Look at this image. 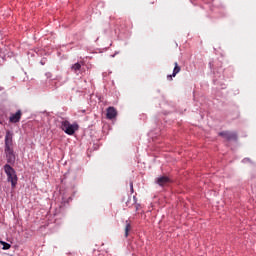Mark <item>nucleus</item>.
Here are the masks:
<instances>
[{"label":"nucleus","mask_w":256,"mask_h":256,"mask_svg":"<svg viewBox=\"0 0 256 256\" xmlns=\"http://www.w3.org/2000/svg\"><path fill=\"white\" fill-rule=\"evenodd\" d=\"M4 172L7 175L8 183H11L12 189H15V187H17L18 181L17 172H15V169L9 164L4 165Z\"/></svg>","instance_id":"obj_1"},{"label":"nucleus","mask_w":256,"mask_h":256,"mask_svg":"<svg viewBox=\"0 0 256 256\" xmlns=\"http://www.w3.org/2000/svg\"><path fill=\"white\" fill-rule=\"evenodd\" d=\"M61 129L66 133V135H75V131L79 130V124L78 123H69V121L65 120L61 123Z\"/></svg>","instance_id":"obj_2"},{"label":"nucleus","mask_w":256,"mask_h":256,"mask_svg":"<svg viewBox=\"0 0 256 256\" xmlns=\"http://www.w3.org/2000/svg\"><path fill=\"white\" fill-rule=\"evenodd\" d=\"M4 153L6 155V161L7 163H9L10 165H13L15 163V151L12 148H4Z\"/></svg>","instance_id":"obj_3"},{"label":"nucleus","mask_w":256,"mask_h":256,"mask_svg":"<svg viewBox=\"0 0 256 256\" xmlns=\"http://www.w3.org/2000/svg\"><path fill=\"white\" fill-rule=\"evenodd\" d=\"M220 137H223L227 141H237V133L224 131L219 133Z\"/></svg>","instance_id":"obj_4"},{"label":"nucleus","mask_w":256,"mask_h":256,"mask_svg":"<svg viewBox=\"0 0 256 256\" xmlns=\"http://www.w3.org/2000/svg\"><path fill=\"white\" fill-rule=\"evenodd\" d=\"M13 147V132L6 131L5 135V149Z\"/></svg>","instance_id":"obj_5"},{"label":"nucleus","mask_w":256,"mask_h":256,"mask_svg":"<svg viewBox=\"0 0 256 256\" xmlns=\"http://www.w3.org/2000/svg\"><path fill=\"white\" fill-rule=\"evenodd\" d=\"M21 117H23V112L18 110L15 114H11L9 121L10 123H19V121H21Z\"/></svg>","instance_id":"obj_6"},{"label":"nucleus","mask_w":256,"mask_h":256,"mask_svg":"<svg viewBox=\"0 0 256 256\" xmlns=\"http://www.w3.org/2000/svg\"><path fill=\"white\" fill-rule=\"evenodd\" d=\"M179 73H181V66H179V63L175 62L173 73L167 76L168 81H173V77H177Z\"/></svg>","instance_id":"obj_7"},{"label":"nucleus","mask_w":256,"mask_h":256,"mask_svg":"<svg viewBox=\"0 0 256 256\" xmlns=\"http://www.w3.org/2000/svg\"><path fill=\"white\" fill-rule=\"evenodd\" d=\"M156 183L160 185V187H165V185H169V183H171V179L167 176H161L156 179Z\"/></svg>","instance_id":"obj_8"},{"label":"nucleus","mask_w":256,"mask_h":256,"mask_svg":"<svg viewBox=\"0 0 256 256\" xmlns=\"http://www.w3.org/2000/svg\"><path fill=\"white\" fill-rule=\"evenodd\" d=\"M106 117L107 119H115V117H117V110L115 109V107L107 108Z\"/></svg>","instance_id":"obj_9"},{"label":"nucleus","mask_w":256,"mask_h":256,"mask_svg":"<svg viewBox=\"0 0 256 256\" xmlns=\"http://www.w3.org/2000/svg\"><path fill=\"white\" fill-rule=\"evenodd\" d=\"M129 231H131V223H129V220H126L125 237H129Z\"/></svg>","instance_id":"obj_10"},{"label":"nucleus","mask_w":256,"mask_h":256,"mask_svg":"<svg viewBox=\"0 0 256 256\" xmlns=\"http://www.w3.org/2000/svg\"><path fill=\"white\" fill-rule=\"evenodd\" d=\"M1 245H3V250L7 251L9 249H11V244L5 242V241H0Z\"/></svg>","instance_id":"obj_11"},{"label":"nucleus","mask_w":256,"mask_h":256,"mask_svg":"<svg viewBox=\"0 0 256 256\" xmlns=\"http://www.w3.org/2000/svg\"><path fill=\"white\" fill-rule=\"evenodd\" d=\"M72 71H74L75 73H77V71H79L81 69V64L79 63H75L72 67H71Z\"/></svg>","instance_id":"obj_12"},{"label":"nucleus","mask_w":256,"mask_h":256,"mask_svg":"<svg viewBox=\"0 0 256 256\" xmlns=\"http://www.w3.org/2000/svg\"><path fill=\"white\" fill-rule=\"evenodd\" d=\"M130 187H131V189H133V183L132 182L130 183Z\"/></svg>","instance_id":"obj_13"}]
</instances>
